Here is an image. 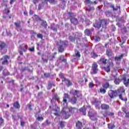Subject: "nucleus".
Here are the masks:
<instances>
[{
	"label": "nucleus",
	"instance_id": "59",
	"mask_svg": "<svg viewBox=\"0 0 129 129\" xmlns=\"http://www.w3.org/2000/svg\"><path fill=\"white\" fill-rule=\"evenodd\" d=\"M103 115L104 116V117H106L107 115H108V111H105L104 113L103 114Z\"/></svg>",
	"mask_w": 129,
	"mask_h": 129
},
{
	"label": "nucleus",
	"instance_id": "63",
	"mask_svg": "<svg viewBox=\"0 0 129 129\" xmlns=\"http://www.w3.org/2000/svg\"><path fill=\"white\" fill-rule=\"evenodd\" d=\"M20 124H21V125L22 126L24 127V126H25V124H26V122L23 121H21Z\"/></svg>",
	"mask_w": 129,
	"mask_h": 129
},
{
	"label": "nucleus",
	"instance_id": "41",
	"mask_svg": "<svg viewBox=\"0 0 129 129\" xmlns=\"http://www.w3.org/2000/svg\"><path fill=\"white\" fill-rule=\"evenodd\" d=\"M50 124L51 122L49 121L48 119H47L43 123H42V125L46 126L47 125H49Z\"/></svg>",
	"mask_w": 129,
	"mask_h": 129
},
{
	"label": "nucleus",
	"instance_id": "28",
	"mask_svg": "<svg viewBox=\"0 0 129 129\" xmlns=\"http://www.w3.org/2000/svg\"><path fill=\"white\" fill-rule=\"evenodd\" d=\"M58 60H59V61H61V62H63L64 63H66V62H67V59L65 58L64 55H60L58 57Z\"/></svg>",
	"mask_w": 129,
	"mask_h": 129
},
{
	"label": "nucleus",
	"instance_id": "34",
	"mask_svg": "<svg viewBox=\"0 0 129 129\" xmlns=\"http://www.w3.org/2000/svg\"><path fill=\"white\" fill-rule=\"evenodd\" d=\"M108 128L113 129L115 128V125L113 123H110L107 124Z\"/></svg>",
	"mask_w": 129,
	"mask_h": 129
},
{
	"label": "nucleus",
	"instance_id": "17",
	"mask_svg": "<svg viewBox=\"0 0 129 129\" xmlns=\"http://www.w3.org/2000/svg\"><path fill=\"white\" fill-rule=\"evenodd\" d=\"M17 116H18V119H17V118H16V116L12 115V118L13 119H14V122H15V121H17V120H19V118H20V119H22L23 117V115L21 114V113H18L17 114Z\"/></svg>",
	"mask_w": 129,
	"mask_h": 129
},
{
	"label": "nucleus",
	"instance_id": "6",
	"mask_svg": "<svg viewBox=\"0 0 129 129\" xmlns=\"http://www.w3.org/2000/svg\"><path fill=\"white\" fill-rule=\"evenodd\" d=\"M8 59H10V56L5 55L1 58L0 62H2V65H8L9 63Z\"/></svg>",
	"mask_w": 129,
	"mask_h": 129
},
{
	"label": "nucleus",
	"instance_id": "4",
	"mask_svg": "<svg viewBox=\"0 0 129 129\" xmlns=\"http://www.w3.org/2000/svg\"><path fill=\"white\" fill-rule=\"evenodd\" d=\"M52 99H51V103L53 106H56L57 105L56 103L60 99V98L57 94H52Z\"/></svg>",
	"mask_w": 129,
	"mask_h": 129
},
{
	"label": "nucleus",
	"instance_id": "50",
	"mask_svg": "<svg viewBox=\"0 0 129 129\" xmlns=\"http://www.w3.org/2000/svg\"><path fill=\"white\" fill-rule=\"evenodd\" d=\"M100 92L103 94H104L106 92V89H105L104 88H101L100 89Z\"/></svg>",
	"mask_w": 129,
	"mask_h": 129
},
{
	"label": "nucleus",
	"instance_id": "36",
	"mask_svg": "<svg viewBox=\"0 0 129 129\" xmlns=\"http://www.w3.org/2000/svg\"><path fill=\"white\" fill-rule=\"evenodd\" d=\"M51 110L55 111V112L53 113V114H54V115H55L56 116H59L60 115V114H59V112H60V111L57 110V109H54V108H53Z\"/></svg>",
	"mask_w": 129,
	"mask_h": 129
},
{
	"label": "nucleus",
	"instance_id": "32",
	"mask_svg": "<svg viewBox=\"0 0 129 129\" xmlns=\"http://www.w3.org/2000/svg\"><path fill=\"white\" fill-rule=\"evenodd\" d=\"M76 126L78 129L81 128V126H82V122L79 120L77 121V122L76 123Z\"/></svg>",
	"mask_w": 129,
	"mask_h": 129
},
{
	"label": "nucleus",
	"instance_id": "54",
	"mask_svg": "<svg viewBox=\"0 0 129 129\" xmlns=\"http://www.w3.org/2000/svg\"><path fill=\"white\" fill-rule=\"evenodd\" d=\"M121 31L122 33V34H125V33H126L127 32V30H126V28H125V27L122 28Z\"/></svg>",
	"mask_w": 129,
	"mask_h": 129
},
{
	"label": "nucleus",
	"instance_id": "33",
	"mask_svg": "<svg viewBox=\"0 0 129 129\" xmlns=\"http://www.w3.org/2000/svg\"><path fill=\"white\" fill-rule=\"evenodd\" d=\"M33 106H34V105H33L32 103L30 102L26 106V110L29 109V110H33Z\"/></svg>",
	"mask_w": 129,
	"mask_h": 129
},
{
	"label": "nucleus",
	"instance_id": "37",
	"mask_svg": "<svg viewBox=\"0 0 129 129\" xmlns=\"http://www.w3.org/2000/svg\"><path fill=\"white\" fill-rule=\"evenodd\" d=\"M121 81H122V79H120L119 77L118 79L116 78L114 80V83H115V84L118 85V84H119V83H120Z\"/></svg>",
	"mask_w": 129,
	"mask_h": 129
},
{
	"label": "nucleus",
	"instance_id": "18",
	"mask_svg": "<svg viewBox=\"0 0 129 129\" xmlns=\"http://www.w3.org/2000/svg\"><path fill=\"white\" fill-rule=\"evenodd\" d=\"M100 21L101 22V25L102 27H103V26H107V25L109 24V21L107 19L100 20Z\"/></svg>",
	"mask_w": 129,
	"mask_h": 129
},
{
	"label": "nucleus",
	"instance_id": "42",
	"mask_svg": "<svg viewBox=\"0 0 129 129\" xmlns=\"http://www.w3.org/2000/svg\"><path fill=\"white\" fill-rule=\"evenodd\" d=\"M96 103L95 104H94V105H95V107L97 108V109H100V104H101V102L100 101Z\"/></svg>",
	"mask_w": 129,
	"mask_h": 129
},
{
	"label": "nucleus",
	"instance_id": "64",
	"mask_svg": "<svg viewBox=\"0 0 129 129\" xmlns=\"http://www.w3.org/2000/svg\"><path fill=\"white\" fill-rule=\"evenodd\" d=\"M125 117H126V118H129V111L125 113Z\"/></svg>",
	"mask_w": 129,
	"mask_h": 129
},
{
	"label": "nucleus",
	"instance_id": "12",
	"mask_svg": "<svg viewBox=\"0 0 129 129\" xmlns=\"http://www.w3.org/2000/svg\"><path fill=\"white\" fill-rule=\"evenodd\" d=\"M46 5H48V1H47V0L42 1L41 3L39 4L38 10L39 11H41V10H42V9H43L44 8V7H45V6H46Z\"/></svg>",
	"mask_w": 129,
	"mask_h": 129
},
{
	"label": "nucleus",
	"instance_id": "22",
	"mask_svg": "<svg viewBox=\"0 0 129 129\" xmlns=\"http://www.w3.org/2000/svg\"><path fill=\"white\" fill-rule=\"evenodd\" d=\"M122 80L123 81V83L126 87H128L129 85V79H127V80H126V77H124L122 78Z\"/></svg>",
	"mask_w": 129,
	"mask_h": 129
},
{
	"label": "nucleus",
	"instance_id": "27",
	"mask_svg": "<svg viewBox=\"0 0 129 129\" xmlns=\"http://www.w3.org/2000/svg\"><path fill=\"white\" fill-rule=\"evenodd\" d=\"M41 21V26L44 27V29H47V27L48 26V24L47 23V22L45 20H40Z\"/></svg>",
	"mask_w": 129,
	"mask_h": 129
},
{
	"label": "nucleus",
	"instance_id": "56",
	"mask_svg": "<svg viewBox=\"0 0 129 129\" xmlns=\"http://www.w3.org/2000/svg\"><path fill=\"white\" fill-rule=\"evenodd\" d=\"M37 38L43 40V34L40 33L37 34Z\"/></svg>",
	"mask_w": 129,
	"mask_h": 129
},
{
	"label": "nucleus",
	"instance_id": "62",
	"mask_svg": "<svg viewBox=\"0 0 129 129\" xmlns=\"http://www.w3.org/2000/svg\"><path fill=\"white\" fill-rule=\"evenodd\" d=\"M60 78H61L62 79H64V78H66L64 77V74L61 73L59 75Z\"/></svg>",
	"mask_w": 129,
	"mask_h": 129
},
{
	"label": "nucleus",
	"instance_id": "49",
	"mask_svg": "<svg viewBox=\"0 0 129 129\" xmlns=\"http://www.w3.org/2000/svg\"><path fill=\"white\" fill-rule=\"evenodd\" d=\"M103 88H104L105 89H107L109 87V83H106L105 84L102 85Z\"/></svg>",
	"mask_w": 129,
	"mask_h": 129
},
{
	"label": "nucleus",
	"instance_id": "35",
	"mask_svg": "<svg viewBox=\"0 0 129 129\" xmlns=\"http://www.w3.org/2000/svg\"><path fill=\"white\" fill-rule=\"evenodd\" d=\"M66 124V122L64 121H60L59 122V126L61 128H64V127H65Z\"/></svg>",
	"mask_w": 129,
	"mask_h": 129
},
{
	"label": "nucleus",
	"instance_id": "29",
	"mask_svg": "<svg viewBox=\"0 0 129 129\" xmlns=\"http://www.w3.org/2000/svg\"><path fill=\"white\" fill-rule=\"evenodd\" d=\"M52 86H53V82H52L51 81H48L47 89H48V90H50V89L52 88Z\"/></svg>",
	"mask_w": 129,
	"mask_h": 129
},
{
	"label": "nucleus",
	"instance_id": "60",
	"mask_svg": "<svg viewBox=\"0 0 129 129\" xmlns=\"http://www.w3.org/2000/svg\"><path fill=\"white\" fill-rule=\"evenodd\" d=\"M44 76L46 78H49V77L51 76V74H50L49 73H44Z\"/></svg>",
	"mask_w": 129,
	"mask_h": 129
},
{
	"label": "nucleus",
	"instance_id": "7",
	"mask_svg": "<svg viewBox=\"0 0 129 129\" xmlns=\"http://www.w3.org/2000/svg\"><path fill=\"white\" fill-rule=\"evenodd\" d=\"M81 57V55L80 54V52L79 51L76 50H75V53L73 56V61H78L79 60V58Z\"/></svg>",
	"mask_w": 129,
	"mask_h": 129
},
{
	"label": "nucleus",
	"instance_id": "3",
	"mask_svg": "<svg viewBox=\"0 0 129 129\" xmlns=\"http://www.w3.org/2000/svg\"><path fill=\"white\" fill-rule=\"evenodd\" d=\"M88 116L91 120L96 121L97 120V112L95 110L91 109L88 112Z\"/></svg>",
	"mask_w": 129,
	"mask_h": 129
},
{
	"label": "nucleus",
	"instance_id": "30",
	"mask_svg": "<svg viewBox=\"0 0 129 129\" xmlns=\"http://www.w3.org/2000/svg\"><path fill=\"white\" fill-rule=\"evenodd\" d=\"M79 110L84 115H86V108L85 106L80 108Z\"/></svg>",
	"mask_w": 129,
	"mask_h": 129
},
{
	"label": "nucleus",
	"instance_id": "61",
	"mask_svg": "<svg viewBox=\"0 0 129 129\" xmlns=\"http://www.w3.org/2000/svg\"><path fill=\"white\" fill-rule=\"evenodd\" d=\"M37 119V120L40 121V120H43L44 117H43L42 116H38Z\"/></svg>",
	"mask_w": 129,
	"mask_h": 129
},
{
	"label": "nucleus",
	"instance_id": "58",
	"mask_svg": "<svg viewBox=\"0 0 129 129\" xmlns=\"http://www.w3.org/2000/svg\"><path fill=\"white\" fill-rule=\"evenodd\" d=\"M99 100H97V99H94L93 101H92V103H93V104H95L96 103H97V102L99 103Z\"/></svg>",
	"mask_w": 129,
	"mask_h": 129
},
{
	"label": "nucleus",
	"instance_id": "52",
	"mask_svg": "<svg viewBox=\"0 0 129 129\" xmlns=\"http://www.w3.org/2000/svg\"><path fill=\"white\" fill-rule=\"evenodd\" d=\"M84 3H85L86 5H92L93 4V2L90 0H85Z\"/></svg>",
	"mask_w": 129,
	"mask_h": 129
},
{
	"label": "nucleus",
	"instance_id": "53",
	"mask_svg": "<svg viewBox=\"0 0 129 129\" xmlns=\"http://www.w3.org/2000/svg\"><path fill=\"white\" fill-rule=\"evenodd\" d=\"M41 59L45 63H48V59L44 58V54L41 55Z\"/></svg>",
	"mask_w": 129,
	"mask_h": 129
},
{
	"label": "nucleus",
	"instance_id": "46",
	"mask_svg": "<svg viewBox=\"0 0 129 129\" xmlns=\"http://www.w3.org/2000/svg\"><path fill=\"white\" fill-rule=\"evenodd\" d=\"M105 14L106 17H111L112 15V13L109 10L106 11Z\"/></svg>",
	"mask_w": 129,
	"mask_h": 129
},
{
	"label": "nucleus",
	"instance_id": "16",
	"mask_svg": "<svg viewBox=\"0 0 129 129\" xmlns=\"http://www.w3.org/2000/svg\"><path fill=\"white\" fill-rule=\"evenodd\" d=\"M70 93L73 95H76L77 97H80L81 96V94H80L79 91L78 90H71Z\"/></svg>",
	"mask_w": 129,
	"mask_h": 129
},
{
	"label": "nucleus",
	"instance_id": "15",
	"mask_svg": "<svg viewBox=\"0 0 129 129\" xmlns=\"http://www.w3.org/2000/svg\"><path fill=\"white\" fill-rule=\"evenodd\" d=\"M62 82H65L66 85L69 87V86H72V82L68 79L64 78L62 80Z\"/></svg>",
	"mask_w": 129,
	"mask_h": 129
},
{
	"label": "nucleus",
	"instance_id": "44",
	"mask_svg": "<svg viewBox=\"0 0 129 129\" xmlns=\"http://www.w3.org/2000/svg\"><path fill=\"white\" fill-rule=\"evenodd\" d=\"M31 127L33 129H38V123L37 122H34L32 125Z\"/></svg>",
	"mask_w": 129,
	"mask_h": 129
},
{
	"label": "nucleus",
	"instance_id": "57",
	"mask_svg": "<svg viewBox=\"0 0 129 129\" xmlns=\"http://www.w3.org/2000/svg\"><path fill=\"white\" fill-rule=\"evenodd\" d=\"M93 87H94V84H93V83L91 82L89 84V88L92 89L93 88Z\"/></svg>",
	"mask_w": 129,
	"mask_h": 129
},
{
	"label": "nucleus",
	"instance_id": "9",
	"mask_svg": "<svg viewBox=\"0 0 129 129\" xmlns=\"http://www.w3.org/2000/svg\"><path fill=\"white\" fill-rule=\"evenodd\" d=\"M59 28H60V25H59L58 24H56L55 23H52L50 25L51 30H52V31H53V32H55V33H57V32L58 31V29H59Z\"/></svg>",
	"mask_w": 129,
	"mask_h": 129
},
{
	"label": "nucleus",
	"instance_id": "48",
	"mask_svg": "<svg viewBox=\"0 0 129 129\" xmlns=\"http://www.w3.org/2000/svg\"><path fill=\"white\" fill-rule=\"evenodd\" d=\"M94 10H95V8L93 7H91L89 6L87 8V11H88V12H91V11H94Z\"/></svg>",
	"mask_w": 129,
	"mask_h": 129
},
{
	"label": "nucleus",
	"instance_id": "25",
	"mask_svg": "<svg viewBox=\"0 0 129 129\" xmlns=\"http://www.w3.org/2000/svg\"><path fill=\"white\" fill-rule=\"evenodd\" d=\"M101 109L104 110H108V109H109V105L104 103L101 105Z\"/></svg>",
	"mask_w": 129,
	"mask_h": 129
},
{
	"label": "nucleus",
	"instance_id": "20",
	"mask_svg": "<svg viewBox=\"0 0 129 129\" xmlns=\"http://www.w3.org/2000/svg\"><path fill=\"white\" fill-rule=\"evenodd\" d=\"M101 22L100 20L99 22L96 21L94 24L93 26L97 29H100L101 28Z\"/></svg>",
	"mask_w": 129,
	"mask_h": 129
},
{
	"label": "nucleus",
	"instance_id": "1",
	"mask_svg": "<svg viewBox=\"0 0 129 129\" xmlns=\"http://www.w3.org/2000/svg\"><path fill=\"white\" fill-rule=\"evenodd\" d=\"M67 98H69V95L67 93H64L63 97V105L64 106L62 107L61 110V117L64 119H68L70 116H71V113L67 111V108L68 107Z\"/></svg>",
	"mask_w": 129,
	"mask_h": 129
},
{
	"label": "nucleus",
	"instance_id": "8",
	"mask_svg": "<svg viewBox=\"0 0 129 129\" xmlns=\"http://www.w3.org/2000/svg\"><path fill=\"white\" fill-rule=\"evenodd\" d=\"M118 91H119V92H121V94L119 95V98H120L121 100H122V101H125V102L127 101V98H123L122 97V94L124 93V90H123V88H120L119 90H118Z\"/></svg>",
	"mask_w": 129,
	"mask_h": 129
},
{
	"label": "nucleus",
	"instance_id": "38",
	"mask_svg": "<svg viewBox=\"0 0 129 129\" xmlns=\"http://www.w3.org/2000/svg\"><path fill=\"white\" fill-rule=\"evenodd\" d=\"M74 36H75L76 40H79L80 37H81V34L77 32L75 34H74Z\"/></svg>",
	"mask_w": 129,
	"mask_h": 129
},
{
	"label": "nucleus",
	"instance_id": "26",
	"mask_svg": "<svg viewBox=\"0 0 129 129\" xmlns=\"http://www.w3.org/2000/svg\"><path fill=\"white\" fill-rule=\"evenodd\" d=\"M70 21L72 24H73L74 25H78V20H77V19L72 17V18H70Z\"/></svg>",
	"mask_w": 129,
	"mask_h": 129
},
{
	"label": "nucleus",
	"instance_id": "23",
	"mask_svg": "<svg viewBox=\"0 0 129 129\" xmlns=\"http://www.w3.org/2000/svg\"><path fill=\"white\" fill-rule=\"evenodd\" d=\"M20 49L23 50V52H27V50H28V45L25 44H23L20 46Z\"/></svg>",
	"mask_w": 129,
	"mask_h": 129
},
{
	"label": "nucleus",
	"instance_id": "40",
	"mask_svg": "<svg viewBox=\"0 0 129 129\" xmlns=\"http://www.w3.org/2000/svg\"><path fill=\"white\" fill-rule=\"evenodd\" d=\"M106 54L107 56H108V57H110L112 55V51H111L110 50L107 49L106 51Z\"/></svg>",
	"mask_w": 129,
	"mask_h": 129
},
{
	"label": "nucleus",
	"instance_id": "10",
	"mask_svg": "<svg viewBox=\"0 0 129 129\" xmlns=\"http://www.w3.org/2000/svg\"><path fill=\"white\" fill-rule=\"evenodd\" d=\"M108 95L111 99L114 98L117 96V91L110 90L108 92Z\"/></svg>",
	"mask_w": 129,
	"mask_h": 129
},
{
	"label": "nucleus",
	"instance_id": "19",
	"mask_svg": "<svg viewBox=\"0 0 129 129\" xmlns=\"http://www.w3.org/2000/svg\"><path fill=\"white\" fill-rule=\"evenodd\" d=\"M14 25L16 26V28L19 29L20 32H22L23 29H22V26H21V21H19L17 22L14 23Z\"/></svg>",
	"mask_w": 129,
	"mask_h": 129
},
{
	"label": "nucleus",
	"instance_id": "31",
	"mask_svg": "<svg viewBox=\"0 0 129 129\" xmlns=\"http://www.w3.org/2000/svg\"><path fill=\"white\" fill-rule=\"evenodd\" d=\"M123 54H121L120 55H118V56H115V61H121V59L123 58Z\"/></svg>",
	"mask_w": 129,
	"mask_h": 129
},
{
	"label": "nucleus",
	"instance_id": "13",
	"mask_svg": "<svg viewBox=\"0 0 129 129\" xmlns=\"http://www.w3.org/2000/svg\"><path fill=\"white\" fill-rule=\"evenodd\" d=\"M94 31V28H91V29H85L84 33L85 35L86 36H88L89 37L91 36L92 35V32Z\"/></svg>",
	"mask_w": 129,
	"mask_h": 129
},
{
	"label": "nucleus",
	"instance_id": "47",
	"mask_svg": "<svg viewBox=\"0 0 129 129\" xmlns=\"http://www.w3.org/2000/svg\"><path fill=\"white\" fill-rule=\"evenodd\" d=\"M94 40L96 42H99L101 40L100 37L98 36H95L94 37Z\"/></svg>",
	"mask_w": 129,
	"mask_h": 129
},
{
	"label": "nucleus",
	"instance_id": "45",
	"mask_svg": "<svg viewBox=\"0 0 129 129\" xmlns=\"http://www.w3.org/2000/svg\"><path fill=\"white\" fill-rule=\"evenodd\" d=\"M69 39L71 42H75V40H76L75 38V36H69Z\"/></svg>",
	"mask_w": 129,
	"mask_h": 129
},
{
	"label": "nucleus",
	"instance_id": "55",
	"mask_svg": "<svg viewBox=\"0 0 129 129\" xmlns=\"http://www.w3.org/2000/svg\"><path fill=\"white\" fill-rule=\"evenodd\" d=\"M47 58L49 59V61H53V59H55V55H52L50 56L49 57L47 56Z\"/></svg>",
	"mask_w": 129,
	"mask_h": 129
},
{
	"label": "nucleus",
	"instance_id": "2",
	"mask_svg": "<svg viewBox=\"0 0 129 129\" xmlns=\"http://www.w3.org/2000/svg\"><path fill=\"white\" fill-rule=\"evenodd\" d=\"M57 50L59 53H63L65 51V48L69 46V42L67 40H60V42L57 43Z\"/></svg>",
	"mask_w": 129,
	"mask_h": 129
},
{
	"label": "nucleus",
	"instance_id": "39",
	"mask_svg": "<svg viewBox=\"0 0 129 129\" xmlns=\"http://www.w3.org/2000/svg\"><path fill=\"white\" fill-rule=\"evenodd\" d=\"M100 62H102L104 65H106V61H107V59L105 58V57H102L100 60Z\"/></svg>",
	"mask_w": 129,
	"mask_h": 129
},
{
	"label": "nucleus",
	"instance_id": "51",
	"mask_svg": "<svg viewBox=\"0 0 129 129\" xmlns=\"http://www.w3.org/2000/svg\"><path fill=\"white\" fill-rule=\"evenodd\" d=\"M3 74L4 76H8L10 75V73H9V72L7 71L6 70L3 71Z\"/></svg>",
	"mask_w": 129,
	"mask_h": 129
},
{
	"label": "nucleus",
	"instance_id": "14",
	"mask_svg": "<svg viewBox=\"0 0 129 129\" xmlns=\"http://www.w3.org/2000/svg\"><path fill=\"white\" fill-rule=\"evenodd\" d=\"M113 67V62H109L108 64L104 68V70H105V71H106V72H110V69L111 68H112Z\"/></svg>",
	"mask_w": 129,
	"mask_h": 129
},
{
	"label": "nucleus",
	"instance_id": "21",
	"mask_svg": "<svg viewBox=\"0 0 129 129\" xmlns=\"http://www.w3.org/2000/svg\"><path fill=\"white\" fill-rule=\"evenodd\" d=\"M70 102L72 104H76L77 102V98L75 96H73L70 99Z\"/></svg>",
	"mask_w": 129,
	"mask_h": 129
},
{
	"label": "nucleus",
	"instance_id": "24",
	"mask_svg": "<svg viewBox=\"0 0 129 129\" xmlns=\"http://www.w3.org/2000/svg\"><path fill=\"white\" fill-rule=\"evenodd\" d=\"M69 111L70 113H75V111H77V108L76 107H70L68 108Z\"/></svg>",
	"mask_w": 129,
	"mask_h": 129
},
{
	"label": "nucleus",
	"instance_id": "11",
	"mask_svg": "<svg viewBox=\"0 0 129 129\" xmlns=\"http://www.w3.org/2000/svg\"><path fill=\"white\" fill-rule=\"evenodd\" d=\"M0 50L1 51L4 50V53L8 51V49H7V44L4 42V41H0Z\"/></svg>",
	"mask_w": 129,
	"mask_h": 129
},
{
	"label": "nucleus",
	"instance_id": "43",
	"mask_svg": "<svg viewBox=\"0 0 129 129\" xmlns=\"http://www.w3.org/2000/svg\"><path fill=\"white\" fill-rule=\"evenodd\" d=\"M13 106L14 107H15V108H20V107H21V106H20V104L19 103V102H16L15 103H14Z\"/></svg>",
	"mask_w": 129,
	"mask_h": 129
},
{
	"label": "nucleus",
	"instance_id": "5",
	"mask_svg": "<svg viewBox=\"0 0 129 129\" xmlns=\"http://www.w3.org/2000/svg\"><path fill=\"white\" fill-rule=\"evenodd\" d=\"M98 71V65L96 62L93 63L92 66L91 74H97Z\"/></svg>",
	"mask_w": 129,
	"mask_h": 129
}]
</instances>
